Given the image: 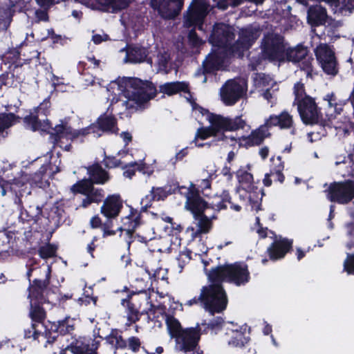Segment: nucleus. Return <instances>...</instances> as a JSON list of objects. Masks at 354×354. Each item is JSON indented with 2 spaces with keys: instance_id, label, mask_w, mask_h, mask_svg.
Listing matches in <instances>:
<instances>
[{
  "instance_id": "nucleus-1",
  "label": "nucleus",
  "mask_w": 354,
  "mask_h": 354,
  "mask_svg": "<svg viewBox=\"0 0 354 354\" xmlns=\"http://www.w3.org/2000/svg\"><path fill=\"white\" fill-rule=\"evenodd\" d=\"M117 84L120 91V97L122 105L126 109L135 107L141 108L151 100L156 97L158 91L154 84L149 80H142L138 77H126L117 79Z\"/></svg>"
},
{
  "instance_id": "nucleus-2",
  "label": "nucleus",
  "mask_w": 354,
  "mask_h": 354,
  "mask_svg": "<svg viewBox=\"0 0 354 354\" xmlns=\"http://www.w3.org/2000/svg\"><path fill=\"white\" fill-rule=\"evenodd\" d=\"M168 333L175 342V349L185 354H204L199 343L203 334L199 323L195 326L183 327L173 315H166Z\"/></svg>"
},
{
  "instance_id": "nucleus-3",
  "label": "nucleus",
  "mask_w": 354,
  "mask_h": 354,
  "mask_svg": "<svg viewBox=\"0 0 354 354\" xmlns=\"http://www.w3.org/2000/svg\"><path fill=\"white\" fill-rule=\"evenodd\" d=\"M293 126L292 116L287 111H283L279 115H270L263 124L252 130L248 136H242L238 138L231 137L235 140L239 147L249 149L255 146L261 145L266 138L271 136L269 129L278 127L281 129H288Z\"/></svg>"
},
{
  "instance_id": "nucleus-4",
  "label": "nucleus",
  "mask_w": 354,
  "mask_h": 354,
  "mask_svg": "<svg viewBox=\"0 0 354 354\" xmlns=\"http://www.w3.org/2000/svg\"><path fill=\"white\" fill-rule=\"evenodd\" d=\"M209 122V127H200L197 129L194 141L198 138L206 140L212 136L217 137L216 141H224L227 138L225 132L243 129L246 125L245 120L241 116L231 118L223 115H212Z\"/></svg>"
},
{
  "instance_id": "nucleus-5",
  "label": "nucleus",
  "mask_w": 354,
  "mask_h": 354,
  "mask_svg": "<svg viewBox=\"0 0 354 354\" xmlns=\"http://www.w3.org/2000/svg\"><path fill=\"white\" fill-rule=\"evenodd\" d=\"M302 122L306 125L318 124L321 127L331 128V121L323 118L322 109L318 106L315 98L306 97L295 104Z\"/></svg>"
},
{
  "instance_id": "nucleus-6",
  "label": "nucleus",
  "mask_w": 354,
  "mask_h": 354,
  "mask_svg": "<svg viewBox=\"0 0 354 354\" xmlns=\"http://www.w3.org/2000/svg\"><path fill=\"white\" fill-rule=\"evenodd\" d=\"M246 168L248 170L239 168L236 171V176L240 188L249 193V201L252 207L258 212L261 209V201L265 194L263 188L256 185L253 175L248 171L251 169V165H247Z\"/></svg>"
},
{
  "instance_id": "nucleus-7",
  "label": "nucleus",
  "mask_w": 354,
  "mask_h": 354,
  "mask_svg": "<svg viewBox=\"0 0 354 354\" xmlns=\"http://www.w3.org/2000/svg\"><path fill=\"white\" fill-rule=\"evenodd\" d=\"M286 47L283 36L277 33H268L261 41V54L263 59L270 62H284Z\"/></svg>"
},
{
  "instance_id": "nucleus-8",
  "label": "nucleus",
  "mask_w": 354,
  "mask_h": 354,
  "mask_svg": "<svg viewBox=\"0 0 354 354\" xmlns=\"http://www.w3.org/2000/svg\"><path fill=\"white\" fill-rule=\"evenodd\" d=\"M205 309L211 315L220 313L226 309L227 297L223 286L209 284L203 286Z\"/></svg>"
},
{
  "instance_id": "nucleus-9",
  "label": "nucleus",
  "mask_w": 354,
  "mask_h": 354,
  "mask_svg": "<svg viewBox=\"0 0 354 354\" xmlns=\"http://www.w3.org/2000/svg\"><path fill=\"white\" fill-rule=\"evenodd\" d=\"M123 208V200L119 194H109L104 198L100 208L101 214L106 217L104 222L105 234H116L117 230H114V221L120 215Z\"/></svg>"
},
{
  "instance_id": "nucleus-10",
  "label": "nucleus",
  "mask_w": 354,
  "mask_h": 354,
  "mask_svg": "<svg viewBox=\"0 0 354 354\" xmlns=\"http://www.w3.org/2000/svg\"><path fill=\"white\" fill-rule=\"evenodd\" d=\"M324 192L327 199L340 205H346L354 199V180L346 179L330 183Z\"/></svg>"
},
{
  "instance_id": "nucleus-11",
  "label": "nucleus",
  "mask_w": 354,
  "mask_h": 354,
  "mask_svg": "<svg viewBox=\"0 0 354 354\" xmlns=\"http://www.w3.org/2000/svg\"><path fill=\"white\" fill-rule=\"evenodd\" d=\"M211 10L208 0H192L184 19V26L203 30L205 19Z\"/></svg>"
},
{
  "instance_id": "nucleus-12",
  "label": "nucleus",
  "mask_w": 354,
  "mask_h": 354,
  "mask_svg": "<svg viewBox=\"0 0 354 354\" xmlns=\"http://www.w3.org/2000/svg\"><path fill=\"white\" fill-rule=\"evenodd\" d=\"M260 35V29L252 26L240 29L238 39L228 48L229 57L242 58L244 53L253 46Z\"/></svg>"
},
{
  "instance_id": "nucleus-13",
  "label": "nucleus",
  "mask_w": 354,
  "mask_h": 354,
  "mask_svg": "<svg viewBox=\"0 0 354 354\" xmlns=\"http://www.w3.org/2000/svg\"><path fill=\"white\" fill-rule=\"evenodd\" d=\"M196 185L191 183L185 193V209L190 212L194 218L203 215L207 209H214L213 203L206 201L201 195Z\"/></svg>"
},
{
  "instance_id": "nucleus-14",
  "label": "nucleus",
  "mask_w": 354,
  "mask_h": 354,
  "mask_svg": "<svg viewBox=\"0 0 354 354\" xmlns=\"http://www.w3.org/2000/svg\"><path fill=\"white\" fill-rule=\"evenodd\" d=\"M235 38L234 29L224 23H216L209 37V42L214 47L224 49L229 56L228 48Z\"/></svg>"
},
{
  "instance_id": "nucleus-15",
  "label": "nucleus",
  "mask_w": 354,
  "mask_h": 354,
  "mask_svg": "<svg viewBox=\"0 0 354 354\" xmlns=\"http://www.w3.org/2000/svg\"><path fill=\"white\" fill-rule=\"evenodd\" d=\"M293 249V240L288 238L276 239L267 248L266 254L268 257L262 259L261 263L266 265L268 261H277L283 259Z\"/></svg>"
},
{
  "instance_id": "nucleus-16",
  "label": "nucleus",
  "mask_w": 354,
  "mask_h": 354,
  "mask_svg": "<svg viewBox=\"0 0 354 354\" xmlns=\"http://www.w3.org/2000/svg\"><path fill=\"white\" fill-rule=\"evenodd\" d=\"M184 0H151V6L165 19H173L181 12Z\"/></svg>"
},
{
  "instance_id": "nucleus-17",
  "label": "nucleus",
  "mask_w": 354,
  "mask_h": 354,
  "mask_svg": "<svg viewBox=\"0 0 354 354\" xmlns=\"http://www.w3.org/2000/svg\"><path fill=\"white\" fill-rule=\"evenodd\" d=\"M227 283L236 286H245L250 280V273L248 265L243 261L228 263Z\"/></svg>"
},
{
  "instance_id": "nucleus-18",
  "label": "nucleus",
  "mask_w": 354,
  "mask_h": 354,
  "mask_svg": "<svg viewBox=\"0 0 354 354\" xmlns=\"http://www.w3.org/2000/svg\"><path fill=\"white\" fill-rule=\"evenodd\" d=\"M47 104L48 103L41 104L35 110V114L30 113L24 118V122L27 129L34 131H49L52 129L51 124L48 120H43L41 121V118H39L46 115V111L44 109L47 106Z\"/></svg>"
},
{
  "instance_id": "nucleus-19",
  "label": "nucleus",
  "mask_w": 354,
  "mask_h": 354,
  "mask_svg": "<svg viewBox=\"0 0 354 354\" xmlns=\"http://www.w3.org/2000/svg\"><path fill=\"white\" fill-rule=\"evenodd\" d=\"M121 223L115 230L125 231L129 237H132L136 229L143 224L142 212L130 206L129 214L121 218Z\"/></svg>"
},
{
  "instance_id": "nucleus-20",
  "label": "nucleus",
  "mask_w": 354,
  "mask_h": 354,
  "mask_svg": "<svg viewBox=\"0 0 354 354\" xmlns=\"http://www.w3.org/2000/svg\"><path fill=\"white\" fill-rule=\"evenodd\" d=\"M315 55L326 74L333 76L337 74V62L333 52L328 50L326 47H322L316 50Z\"/></svg>"
},
{
  "instance_id": "nucleus-21",
  "label": "nucleus",
  "mask_w": 354,
  "mask_h": 354,
  "mask_svg": "<svg viewBox=\"0 0 354 354\" xmlns=\"http://www.w3.org/2000/svg\"><path fill=\"white\" fill-rule=\"evenodd\" d=\"M241 85L234 80H229L223 86L221 96L227 106L234 105L243 95Z\"/></svg>"
},
{
  "instance_id": "nucleus-22",
  "label": "nucleus",
  "mask_w": 354,
  "mask_h": 354,
  "mask_svg": "<svg viewBox=\"0 0 354 354\" xmlns=\"http://www.w3.org/2000/svg\"><path fill=\"white\" fill-rule=\"evenodd\" d=\"M126 56L131 63H140L147 61L151 62V59H147L149 54V48L138 44H127L125 47Z\"/></svg>"
},
{
  "instance_id": "nucleus-23",
  "label": "nucleus",
  "mask_w": 354,
  "mask_h": 354,
  "mask_svg": "<svg viewBox=\"0 0 354 354\" xmlns=\"http://www.w3.org/2000/svg\"><path fill=\"white\" fill-rule=\"evenodd\" d=\"M136 298L129 295L127 298L121 300V304L127 307V318L131 322H137L144 315V311H140V304H137Z\"/></svg>"
},
{
  "instance_id": "nucleus-24",
  "label": "nucleus",
  "mask_w": 354,
  "mask_h": 354,
  "mask_svg": "<svg viewBox=\"0 0 354 354\" xmlns=\"http://www.w3.org/2000/svg\"><path fill=\"white\" fill-rule=\"evenodd\" d=\"M159 92L168 96L184 93L191 94L189 84L187 82H169L159 86Z\"/></svg>"
},
{
  "instance_id": "nucleus-25",
  "label": "nucleus",
  "mask_w": 354,
  "mask_h": 354,
  "mask_svg": "<svg viewBox=\"0 0 354 354\" xmlns=\"http://www.w3.org/2000/svg\"><path fill=\"white\" fill-rule=\"evenodd\" d=\"M95 2L97 6L90 4V9L102 11H109L111 9L113 12L127 8L130 3L127 0H95Z\"/></svg>"
},
{
  "instance_id": "nucleus-26",
  "label": "nucleus",
  "mask_w": 354,
  "mask_h": 354,
  "mask_svg": "<svg viewBox=\"0 0 354 354\" xmlns=\"http://www.w3.org/2000/svg\"><path fill=\"white\" fill-rule=\"evenodd\" d=\"M228 263L217 266L212 268L207 274L210 284L223 286V282L227 283L228 278Z\"/></svg>"
},
{
  "instance_id": "nucleus-27",
  "label": "nucleus",
  "mask_w": 354,
  "mask_h": 354,
  "mask_svg": "<svg viewBox=\"0 0 354 354\" xmlns=\"http://www.w3.org/2000/svg\"><path fill=\"white\" fill-rule=\"evenodd\" d=\"M326 10L322 6H313L308 10V22L313 26L324 25L326 21Z\"/></svg>"
},
{
  "instance_id": "nucleus-28",
  "label": "nucleus",
  "mask_w": 354,
  "mask_h": 354,
  "mask_svg": "<svg viewBox=\"0 0 354 354\" xmlns=\"http://www.w3.org/2000/svg\"><path fill=\"white\" fill-rule=\"evenodd\" d=\"M110 179L109 174L99 163L90 165V184L104 185Z\"/></svg>"
},
{
  "instance_id": "nucleus-29",
  "label": "nucleus",
  "mask_w": 354,
  "mask_h": 354,
  "mask_svg": "<svg viewBox=\"0 0 354 354\" xmlns=\"http://www.w3.org/2000/svg\"><path fill=\"white\" fill-rule=\"evenodd\" d=\"M106 342L114 351L126 349L127 339L122 336V330L112 328L110 333L104 337Z\"/></svg>"
},
{
  "instance_id": "nucleus-30",
  "label": "nucleus",
  "mask_w": 354,
  "mask_h": 354,
  "mask_svg": "<svg viewBox=\"0 0 354 354\" xmlns=\"http://www.w3.org/2000/svg\"><path fill=\"white\" fill-rule=\"evenodd\" d=\"M97 124L98 129L104 132L118 133L117 119L114 116L101 115L97 118Z\"/></svg>"
},
{
  "instance_id": "nucleus-31",
  "label": "nucleus",
  "mask_w": 354,
  "mask_h": 354,
  "mask_svg": "<svg viewBox=\"0 0 354 354\" xmlns=\"http://www.w3.org/2000/svg\"><path fill=\"white\" fill-rule=\"evenodd\" d=\"M308 53L307 48L302 45H298L294 48L286 47L284 62H299L308 55Z\"/></svg>"
},
{
  "instance_id": "nucleus-32",
  "label": "nucleus",
  "mask_w": 354,
  "mask_h": 354,
  "mask_svg": "<svg viewBox=\"0 0 354 354\" xmlns=\"http://www.w3.org/2000/svg\"><path fill=\"white\" fill-rule=\"evenodd\" d=\"M242 327L240 330H233V334L231 337V339L228 342V345L234 348H242L245 347L246 344L249 343L250 341V337L249 335H245L244 330H242Z\"/></svg>"
},
{
  "instance_id": "nucleus-33",
  "label": "nucleus",
  "mask_w": 354,
  "mask_h": 354,
  "mask_svg": "<svg viewBox=\"0 0 354 354\" xmlns=\"http://www.w3.org/2000/svg\"><path fill=\"white\" fill-rule=\"evenodd\" d=\"M221 201L214 204V210L216 212H219L223 209H226L227 208V203L230 205V208L236 212H239L241 209V207L239 205L234 204L232 201V196L227 190H223L221 195Z\"/></svg>"
},
{
  "instance_id": "nucleus-34",
  "label": "nucleus",
  "mask_w": 354,
  "mask_h": 354,
  "mask_svg": "<svg viewBox=\"0 0 354 354\" xmlns=\"http://www.w3.org/2000/svg\"><path fill=\"white\" fill-rule=\"evenodd\" d=\"M221 63L222 59L218 54H209L203 63L204 73H212L218 70Z\"/></svg>"
},
{
  "instance_id": "nucleus-35",
  "label": "nucleus",
  "mask_w": 354,
  "mask_h": 354,
  "mask_svg": "<svg viewBox=\"0 0 354 354\" xmlns=\"http://www.w3.org/2000/svg\"><path fill=\"white\" fill-rule=\"evenodd\" d=\"M27 180L26 177H21L19 179H14L12 182H10V191L15 194V203L18 205L21 204V200L20 198L26 188V185Z\"/></svg>"
},
{
  "instance_id": "nucleus-36",
  "label": "nucleus",
  "mask_w": 354,
  "mask_h": 354,
  "mask_svg": "<svg viewBox=\"0 0 354 354\" xmlns=\"http://www.w3.org/2000/svg\"><path fill=\"white\" fill-rule=\"evenodd\" d=\"M70 351L73 354H88V343L86 338H80L71 346H68L65 351L59 354H66L65 352Z\"/></svg>"
},
{
  "instance_id": "nucleus-37",
  "label": "nucleus",
  "mask_w": 354,
  "mask_h": 354,
  "mask_svg": "<svg viewBox=\"0 0 354 354\" xmlns=\"http://www.w3.org/2000/svg\"><path fill=\"white\" fill-rule=\"evenodd\" d=\"M216 217L212 216V217H208L205 214L198 216L196 218H194L195 220L198 221L197 227L198 229L196 232V234H207L208 233L212 227V219H215Z\"/></svg>"
},
{
  "instance_id": "nucleus-38",
  "label": "nucleus",
  "mask_w": 354,
  "mask_h": 354,
  "mask_svg": "<svg viewBox=\"0 0 354 354\" xmlns=\"http://www.w3.org/2000/svg\"><path fill=\"white\" fill-rule=\"evenodd\" d=\"M276 160L277 162L274 163V158L270 159V161L272 162L271 174L272 176H275L274 180H277L280 183H283L285 180V176L282 173L284 169V162L282 161L281 156H277Z\"/></svg>"
},
{
  "instance_id": "nucleus-39",
  "label": "nucleus",
  "mask_w": 354,
  "mask_h": 354,
  "mask_svg": "<svg viewBox=\"0 0 354 354\" xmlns=\"http://www.w3.org/2000/svg\"><path fill=\"white\" fill-rule=\"evenodd\" d=\"M71 190L74 194H81L86 196V198L83 201L82 205L86 207L88 200V180L84 178L71 187Z\"/></svg>"
},
{
  "instance_id": "nucleus-40",
  "label": "nucleus",
  "mask_w": 354,
  "mask_h": 354,
  "mask_svg": "<svg viewBox=\"0 0 354 354\" xmlns=\"http://www.w3.org/2000/svg\"><path fill=\"white\" fill-rule=\"evenodd\" d=\"M224 323L223 318L218 316L209 320V322H206L204 320L200 325L201 327L204 326V329H202V331L203 334H206L209 330L214 331L221 330L223 327Z\"/></svg>"
},
{
  "instance_id": "nucleus-41",
  "label": "nucleus",
  "mask_w": 354,
  "mask_h": 354,
  "mask_svg": "<svg viewBox=\"0 0 354 354\" xmlns=\"http://www.w3.org/2000/svg\"><path fill=\"white\" fill-rule=\"evenodd\" d=\"M144 315H147V321L148 323L151 322H157L160 316L166 317L167 314L164 313L163 310L158 306H156L151 302L150 303V308L147 310H143Z\"/></svg>"
},
{
  "instance_id": "nucleus-42",
  "label": "nucleus",
  "mask_w": 354,
  "mask_h": 354,
  "mask_svg": "<svg viewBox=\"0 0 354 354\" xmlns=\"http://www.w3.org/2000/svg\"><path fill=\"white\" fill-rule=\"evenodd\" d=\"M145 168V163L142 161L140 162H131L122 167V169L124 170L123 175L126 178H131L136 174V171H142Z\"/></svg>"
},
{
  "instance_id": "nucleus-43",
  "label": "nucleus",
  "mask_w": 354,
  "mask_h": 354,
  "mask_svg": "<svg viewBox=\"0 0 354 354\" xmlns=\"http://www.w3.org/2000/svg\"><path fill=\"white\" fill-rule=\"evenodd\" d=\"M29 315L32 320L37 324L41 323L46 317V313L42 307L32 304Z\"/></svg>"
},
{
  "instance_id": "nucleus-44",
  "label": "nucleus",
  "mask_w": 354,
  "mask_h": 354,
  "mask_svg": "<svg viewBox=\"0 0 354 354\" xmlns=\"http://www.w3.org/2000/svg\"><path fill=\"white\" fill-rule=\"evenodd\" d=\"M215 7L221 10H226L228 8H237L243 4L242 0H212Z\"/></svg>"
},
{
  "instance_id": "nucleus-45",
  "label": "nucleus",
  "mask_w": 354,
  "mask_h": 354,
  "mask_svg": "<svg viewBox=\"0 0 354 354\" xmlns=\"http://www.w3.org/2000/svg\"><path fill=\"white\" fill-rule=\"evenodd\" d=\"M104 191L102 188H95L94 185L90 184V204L104 202Z\"/></svg>"
},
{
  "instance_id": "nucleus-46",
  "label": "nucleus",
  "mask_w": 354,
  "mask_h": 354,
  "mask_svg": "<svg viewBox=\"0 0 354 354\" xmlns=\"http://www.w3.org/2000/svg\"><path fill=\"white\" fill-rule=\"evenodd\" d=\"M74 328V320L70 318H66L64 320L58 322V326L56 330L61 334L71 333Z\"/></svg>"
},
{
  "instance_id": "nucleus-47",
  "label": "nucleus",
  "mask_w": 354,
  "mask_h": 354,
  "mask_svg": "<svg viewBox=\"0 0 354 354\" xmlns=\"http://www.w3.org/2000/svg\"><path fill=\"white\" fill-rule=\"evenodd\" d=\"M313 60L314 59L312 57L307 55L299 62L300 69L306 73L307 77H313V69L312 62Z\"/></svg>"
},
{
  "instance_id": "nucleus-48",
  "label": "nucleus",
  "mask_w": 354,
  "mask_h": 354,
  "mask_svg": "<svg viewBox=\"0 0 354 354\" xmlns=\"http://www.w3.org/2000/svg\"><path fill=\"white\" fill-rule=\"evenodd\" d=\"M127 342L126 349H129L134 353H137L140 351L142 342L138 337L131 336L127 339Z\"/></svg>"
},
{
  "instance_id": "nucleus-49",
  "label": "nucleus",
  "mask_w": 354,
  "mask_h": 354,
  "mask_svg": "<svg viewBox=\"0 0 354 354\" xmlns=\"http://www.w3.org/2000/svg\"><path fill=\"white\" fill-rule=\"evenodd\" d=\"M17 120L16 116L12 114H7L0 117V134L3 133V131L12 126L15 123Z\"/></svg>"
},
{
  "instance_id": "nucleus-50",
  "label": "nucleus",
  "mask_w": 354,
  "mask_h": 354,
  "mask_svg": "<svg viewBox=\"0 0 354 354\" xmlns=\"http://www.w3.org/2000/svg\"><path fill=\"white\" fill-rule=\"evenodd\" d=\"M294 95H295V100L294 104L299 102L301 99H303L306 97H310L309 95H307L306 93L305 86L301 82H298L294 85Z\"/></svg>"
},
{
  "instance_id": "nucleus-51",
  "label": "nucleus",
  "mask_w": 354,
  "mask_h": 354,
  "mask_svg": "<svg viewBox=\"0 0 354 354\" xmlns=\"http://www.w3.org/2000/svg\"><path fill=\"white\" fill-rule=\"evenodd\" d=\"M163 188L165 190L167 196L176 194L177 191H178L180 194H183L182 189L187 190V189L185 186H180L177 181L169 182L163 186Z\"/></svg>"
},
{
  "instance_id": "nucleus-52",
  "label": "nucleus",
  "mask_w": 354,
  "mask_h": 354,
  "mask_svg": "<svg viewBox=\"0 0 354 354\" xmlns=\"http://www.w3.org/2000/svg\"><path fill=\"white\" fill-rule=\"evenodd\" d=\"M150 196L151 201H164L168 197L163 187H153L150 192Z\"/></svg>"
},
{
  "instance_id": "nucleus-53",
  "label": "nucleus",
  "mask_w": 354,
  "mask_h": 354,
  "mask_svg": "<svg viewBox=\"0 0 354 354\" xmlns=\"http://www.w3.org/2000/svg\"><path fill=\"white\" fill-rule=\"evenodd\" d=\"M346 228L348 241L345 244V247L351 250L354 248V221L347 223Z\"/></svg>"
},
{
  "instance_id": "nucleus-54",
  "label": "nucleus",
  "mask_w": 354,
  "mask_h": 354,
  "mask_svg": "<svg viewBox=\"0 0 354 354\" xmlns=\"http://www.w3.org/2000/svg\"><path fill=\"white\" fill-rule=\"evenodd\" d=\"M54 131L57 137L55 138L57 142H58V140L64 138L71 139L73 137L70 128L64 125H57L54 129Z\"/></svg>"
},
{
  "instance_id": "nucleus-55",
  "label": "nucleus",
  "mask_w": 354,
  "mask_h": 354,
  "mask_svg": "<svg viewBox=\"0 0 354 354\" xmlns=\"http://www.w3.org/2000/svg\"><path fill=\"white\" fill-rule=\"evenodd\" d=\"M196 188H198V191H200V194H202L204 196L208 197L209 194L207 193V190L211 188L212 185V177L209 176L208 178L205 179L198 180H197Z\"/></svg>"
},
{
  "instance_id": "nucleus-56",
  "label": "nucleus",
  "mask_w": 354,
  "mask_h": 354,
  "mask_svg": "<svg viewBox=\"0 0 354 354\" xmlns=\"http://www.w3.org/2000/svg\"><path fill=\"white\" fill-rule=\"evenodd\" d=\"M57 248L50 244H46L39 249V256L42 259H48L55 255Z\"/></svg>"
},
{
  "instance_id": "nucleus-57",
  "label": "nucleus",
  "mask_w": 354,
  "mask_h": 354,
  "mask_svg": "<svg viewBox=\"0 0 354 354\" xmlns=\"http://www.w3.org/2000/svg\"><path fill=\"white\" fill-rule=\"evenodd\" d=\"M346 162L349 163L351 176L354 178V148L353 149L352 151L348 153L347 156L338 157L335 164L339 165L341 163Z\"/></svg>"
},
{
  "instance_id": "nucleus-58",
  "label": "nucleus",
  "mask_w": 354,
  "mask_h": 354,
  "mask_svg": "<svg viewBox=\"0 0 354 354\" xmlns=\"http://www.w3.org/2000/svg\"><path fill=\"white\" fill-rule=\"evenodd\" d=\"M344 270L348 274L354 275V253H347L346 258L344 261Z\"/></svg>"
},
{
  "instance_id": "nucleus-59",
  "label": "nucleus",
  "mask_w": 354,
  "mask_h": 354,
  "mask_svg": "<svg viewBox=\"0 0 354 354\" xmlns=\"http://www.w3.org/2000/svg\"><path fill=\"white\" fill-rule=\"evenodd\" d=\"M34 284L30 288L29 297L37 296L41 293V290L46 287V282L41 280H35Z\"/></svg>"
},
{
  "instance_id": "nucleus-60",
  "label": "nucleus",
  "mask_w": 354,
  "mask_h": 354,
  "mask_svg": "<svg viewBox=\"0 0 354 354\" xmlns=\"http://www.w3.org/2000/svg\"><path fill=\"white\" fill-rule=\"evenodd\" d=\"M104 222L102 223L101 218L98 216H93L90 220V225L92 228L100 227L102 230V237H106L109 236H113L114 234H105Z\"/></svg>"
},
{
  "instance_id": "nucleus-61",
  "label": "nucleus",
  "mask_w": 354,
  "mask_h": 354,
  "mask_svg": "<svg viewBox=\"0 0 354 354\" xmlns=\"http://www.w3.org/2000/svg\"><path fill=\"white\" fill-rule=\"evenodd\" d=\"M323 100L324 101H326L328 102V107L330 108H334L335 109V111L337 113H339V112L337 111V98L335 95V94L333 92L327 93L324 97Z\"/></svg>"
},
{
  "instance_id": "nucleus-62",
  "label": "nucleus",
  "mask_w": 354,
  "mask_h": 354,
  "mask_svg": "<svg viewBox=\"0 0 354 354\" xmlns=\"http://www.w3.org/2000/svg\"><path fill=\"white\" fill-rule=\"evenodd\" d=\"M192 28V29H191L188 33V39L189 41L192 44V45H193L194 46H197L201 44L202 41L196 32L197 28Z\"/></svg>"
},
{
  "instance_id": "nucleus-63",
  "label": "nucleus",
  "mask_w": 354,
  "mask_h": 354,
  "mask_svg": "<svg viewBox=\"0 0 354 354\" xmlns=\"http://www.w3.org/2000/svg\"><path fill=\"white\" fill-rule=\"evenodd\" d=\"M201 304L203 307L205 308V299H204V295L203 292V288H201V294L198 296H196L194 298L188 300L185 305L192 306L193 305H198Z\"/></svg>"
},
{
  "instance_id": "nucleus-64",
  "label": "nucleus",
  "mask_w": 354,
  "mask_h": 354,
  "mask_svg": "<svg viewBox=\"0 0 354 354\" xmlns=\"http://www.w3.org/2000/svg\"><path fill=\"white\" fill-rule=\"evenodd\" d=\"M121 164V160L114 156H106L104 159V165L109 169L118 167Z\"/></svg>"
}]
</instances>
